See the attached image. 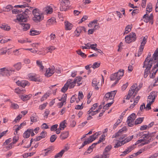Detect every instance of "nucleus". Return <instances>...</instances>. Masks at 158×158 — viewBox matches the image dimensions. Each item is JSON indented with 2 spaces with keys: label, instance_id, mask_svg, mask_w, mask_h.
<instances>
[{
  "label": "nucleus",
  "instance_id": "obj_1",
  "mask_svg": "<svg viewBox=\"0 0 158 158\" xmlns=\"http://www.w3.org/2000/svg\"><path fill=\"white\" fill-rule=\"evenodd\" d=\"M32 13L34 15L33 20L36 22H40L43 19L44 17L42 13L37 8H35L32 10Z\"/></svg>",
  "mask_w": 158,
  "mask_h": 158
},
{
  "label": "nucleus",
  "instance_id": "obj_2",
  "mask_svg": "<svg viewBox=\"0 0 158 158\" xmlns=\"http://www.w3.org/2000/svg\"><path fill=\"white\" fill-rule=\"evenodd\" d=\"M60 1V10L61 11H66L69 9L70 3L69 0H59Z\"/></svg>",
  "mask_w": 158,
  "mask_h": 158
},
{
  "label": "nucleus",
  "instance_id": "obj_3",
  "mask_svg": "<svg viewBox=\"0 0 158 158\" xmlns=\"http://www.w3.org/2000/svg\"><path fill=\"white\" fill-rule=\"evenodd\" d=\"M151 133H148L145 134H143V139H140L142 142H145L144 143H142L140 145L143 146L144 145L148 144L152 141L151 138L149 139V137L152 136Z\"/></svg>",
  "mask_w": 158,
  "mask_h": 158
},
{
  "label": "nucleus",
  "instance_id": "obj_4",
  "mask_svg": "<svg viewBox=\"0 0 158 158\" xmlns=\"http://www.w3.org/2000/svg\"><path fill=\"white\" fill-rule=\"evenodd\" d=\"M28 16L27 13H22V14H19L17 16V19L20 23L27 22Z\"/></svg>",
  "mask_w": 158,
  "mask_h": 158
},
{
  "label": "nucleus",
  "instance_id": "obj_5",
  "mask_svg": "<svg viewBox=\"0 0 158 158\" xmlns=\"http://www.w3.org/2000/svg\"><path fill=\"white\" fill-rule=\"evenodd\" d=\"M154 62H155L156 61L154 60L152 58H151L150 60L145 59L143 63V68L150 70Z\"/></svg>",
  "mask_w": 158,
  "mask_h": 158
},
{
  "label": "nucleus",
  "instance_id": "obj_6",
  "mask_svg": "<svg viewBox=\"0 0 158 158\" xmlns=\"http://www.w3.org/2000/svg\"><path fill=\"white\" fill-rule=\"evenodd\" d=\"M136 35L135 33L132 32L125 37V41L127 43H130L132 41H135L136 39Z\"/></svg>",
  "mask_w": 158,
  "mask_h": 158
},
{
  "label": "nucleus",
  "instance_id": "obj_7",
  "mask_svg": "<svg viewBox=\"0 0 158 158\" xmlns=\"http://www.w3.org/2000/svg\"><path fill=\"white\" fill-rule=\"evenodd\" d=\"M98 135V133L96 132L94 135L90 136L87 139V140L84 142L82 145L84 146L85 145L92 142L97 138Z\"/></svg>",
  "mask_w": 158,
  "mask_h": 158
},
{
  "label": "nucleus",
  "instance_id": "obj_8",
  "mask_svg": "<svg viewBox=\"0 0 158 158\" xmlns=\"http://www.w3.org/2000/svg\"><path fill=\"white\" fill-rule=\"evenodd\" d=\"M116 92V90L111 91L110 92H108L106 94L104 98L106 99V101H108L109 99L114 100L113 99L114 98Z\"/></svg>",
  "mask_w": 158,
  "mask_h": 158
},
{
  "label": "nucleus",
  "instance_id": "obj_9",
  "mask_svg": "<svg viewBox=\"0 0 158 158\" xmlns=\"http://www.w3.org/2000/svg\"><path fill=\"white\" fill-rule=\"evenodd\" d=\"M14 71V70L12 69H7L3 68L0 69V74L2 76H10L11 72Z\"/></svg>",
  "mask_w": 158,
  "mask_h": 158
},
{
  "label": "nucleus",
  "instance_id": "obj_10",
  "mask_svg": "<svg viewBox=\"0 0 158 158\" xmlns=\"http://www.w3.org/2000/svg\"><path fill=\"white\" fill-rule=\"evenodd\" d=\"M157 92L156 91H152L148 97V99L152 100V101L149 100V102L152 103L155 100L156 97L157 96Z\"/></svg>",
  "mask_w": 158,
  "mask_h": 158
},
{
  "label": "nucleus",
  "instance_id": "obj_11",
  "mask_svg": "<svg viewBox=\"0 0 158 158\" xmlns=\"http://www.w3.org/2000/svg\"><path fill=\"white\" fill-rule=\"evenodd\" d=\"M55 72V67L52 66L47 70L45 74V76L48 77L51 76Z\"/></svg>",
  "mask_w": 158,
  "mask_h": 158
},
{
  "label": "nucleus",
  "instance_id": "obj_12",
  "mask_svg": "<svg viewBox=\"0 0 158 158\" xmlns=\"http://www.w3.org/2000/svg\"><path fill=\"white\" fill-rule=\"evenodd\" d=\"M29 79L31 81H34L35 82H40L41 81L40 79L37 77V76L34 74L30 73L28 74Z\"/></svg>",
  "mask_w": 158,
  "mask_h": 158
},
{
  "label": "nucleus",
  "instance_id": "obj_13",
  "mask_svg": "<svg viewBox=\"0 0 158 158\" xmlns=\"http://www.w3.org/2000/svg\"><path fill=\"white\" fill-rule=\"evenodd\" d=\"M16 84L18 86H21L23 87H24L28 85H29V83L27 81H18L16 82Z\"/></svg>",
  "mask_w": 158,
  "mask_h": 158
},
{
  "label": "nucleus",
  "instance_id": "obj_14",
  "mask_svg": "<svg viewBox=\"0 0 158 158\" xmlns=\"http://www.w3.org/2000/svg\"><path fill=\"white\" fill-rule=\"evenodd\" d=\"M99 81H98L97 79L95 78L94 79L92 82V85L93 87H94L95 89L96 90L99 89L98 85H99Z\"/></svg>",
  "mask_w": 158,
  "mask_h": 158
},
{
  "label": "nucleus",
  "instance_id": "obj_15",
  "mask_svg": "<svg viewBox=\"0 0 158 158\" xmlns=\"http://www.w3.org/2000/svg\"><path fill=\"white\" fill-rule=\"evenodd\" d=\"M126 128L123 127L121 129H120L114 135H113L112 138H114L118 137L121 135L123 132L126 131Z\"/></svg>",
  "mask_w": 158,
  "mask_h": 158
},
{
  "label": "nucleus",
  "instance_id": "obj_16",
  "mask_svg": "<svg viewBox=\"0 0 158 158\" xmlns=\"http://www.w3.org/2000/svg\"><path fill=\"white\" fill-rule=\"evenodd\" d=\"M135 148L134 145H133L131 146L128 147L123 152V154H122L121 155H125L127 154L129 152H131V150H133Z\"/></svg>",
  "mask_w": 158,
  "mask_h": 158
},
{
  "label": "nucleus",
  "instance_id": "obj_17",
  "mask_svg": "<svg viewBox=\"0 0 158 158\" xmlns=\"http://www.w3.org/2000/svg\"><path fill=\"white\" fill-rule=\"evenodd\" d=\"M70 80H67L66 83L64 84V86L61 89V92L64 93H65L68 89L69 87V84H70L69 82Z\"/></svg>",
  "mask_w": 158,
  "mask_h": 158
},
{
  "label": "nucleus",
  "instance_id": "obj_18",
  "mask_svg": "<svg viewBox=\"0 0 158 158\" xmlns=\"http://www.w3.org/2000/svg\"><path fill=\"white\" fill-rule=\"evenodd\" d=\"M133 118L130 116H129L127 118V123L129 126L132 127L134 125V121L133 120Z\"/></svg>",
  "mask_w": 158,
  "mask_h": 158
},
{
  "label": "nucleus",
  "instance_id": "obj_19",
  "mask_svg": "<svg viewBox=\"0 0 158 158\" xmlns=\"http://www.w3.org/2000/svg\"><path fill=\"white\" fill-rule=\"evenodd\" d=\"M20 24L22 25L23 29L24 31L28 30L30 27V25L29 23H20Z\"/></svg>",
  "mask_w": 158,
  "mask_h": 158
},
{
  "label": "nucleus",
  "instance_id": "obj_20",
  "mask_svg": "<svg viewBox=\"0 0 158 158\" xmlns=\"http://www.w3.org/2000/svg\"><path fill=\"white\" fill-rule=\"evenodd\" d=\"M118 141V142L114 146V148H118L126 143V142H124L125 141L122 140L121 141L120 140Z\"/></svg>",
  "mask_w": 158,
  "mask_h": 158
},
{
  "label": "nucleus",
  "instance_id": "obj_21",
  "mask_svg": "<svg viewBox=\"0 0 158 158\" xmlns=\"http://www.w3.org/2000/svg\"><path fill=\"white\" fill-rule=\"evenodd\" d=\"M65 29L66 30H71L73 27L72 24L69 22L68 21H65L64 23Z\"/></svg>",
  "mask_w": 158,
  "mask_h": 158
},
{
  "label": "nucleus",
  "instance_id": "obj_22",
  "mask_svg": "<svg viewBox=\"0 0 158 158\" xmlns=\"http://www.w3.org/2000/svg\"><path fill=\"white\" fill-rule=\"evenodd\" d=\"M69 135L68 131H64L61 133V135L60 136V138L62 139H64L67 138Z\"/></svg>",
  "mask_w": 158,
  "mask_h": 158
},
{
  "label": "nucleus",
  "instance_id": "obj_23",
  "mask_svg": "<svg viewBox=\"0 0 158 158\" xmlns=\"http://www.w3.org/2000/svg\"><path fill=\"white\" fill-rule=\"evenodd\" d=\"M31 95H22L20 96L19 97L23 101H26L29 100L31 97Z\"/></svg>",
  "mask_w": 158,
  "mask_h": 158
},
{
  "label": "nucleus",
  "instance_id": "obj_24",
  "mask_svg": "<svg viewBox=\"0 0 158 158\" xmlns=\"http://www.w3.org/2000/svg\"><path fill=\"white\" fill-rule=\"evenodd\" d=\"M70 80V84H69V87L70 89H71L73 88L74 86H75L76 83L77 82V80H74L72 81V80L71 79H69L68 80Z\"/></svg>",
  "mask_w": 158,
  "mask_h": 158
},
{
  "label": "nucleus",
  "instance_id": "obj_25",
  "mask_svg": "<svg viewBox=\"0 0 158 158\" xmlns=\"http://www.w3.org/2000/svg\"><path fill=\"white\" fill-rule=\"evenodd\" d=\"M0 28L2 30L8 31L10 29L9 26L6 25L5 24L0 25Z\"/></svg>",
  "mask_w": 158,
  "mask_h": 158
},
{
  "label": "nucleus",
  "instance_id": "obj_26",
  "mask_svg": "<svg viewBox=\"0 0 158 158\" xmlns=\"http://www.w3.org/2000/svg\"><path fill=\"white\" fill-rule=\"evenodd\" d=\"M124 70L123 69H120L118 71V72L116 73L117 74V76L118 77V78H120L121 77H122L124 75Z\"/></svg>",
  "mask_w": 158,
  "mask_h": 158
},
{
  "label": "nucleus",
  "instance_id": "obj_27",
  "mask_svg": "<svg viewBox=\"0 0 158 158\" xmlns=\"http://www.w3.org/2000/svg\"><path fill=\"white\" fill-rule=\"evenodd\" d=\"M30 35L32 36L37 35L39 34L40 33V31L31 29L30 32Z\"/></svg>",
  "mask_w": 158,
  "mask_h": 158
},
{
  "label": "nucleus",
  "instance_id": "obj_28",
  "mask_svg": "<svg viewBox=\"0 0 158 158\" xmlns=\"http://www.w3.org/2000/svg\"><path fill=\"white\" fill-rule=\"evenodd\" d=\"M18 42L21 44H24L27 42L31 43V40H28L27 38L22 39L18 40Z\"/></svg>",
  "mask_w": 158,
  "mask_h": 158
},
{
  "label": "nucleus",
  "instance_id": "obj_29",
  "mask_svg": "<svg viewBox=\"0 0 158 158\" xmlns=\"http://www.w3.org/2000/svg\"><path fill=\"white\" fill-rule=\"evenodd\" d=\"M158 71L157 69H156L155 70H153V71H152L151 70V72L150 73L149 75V77L151 78H154L155 77L156 73L157 71Z\"/></svg>",
  "mask_w": 158,
  "mask_h": 158
},
{
  "label": "nucleus",
  "instance_id": "obj_30",
  "mask_svg": "<svg viewBox=\"0 0 158 158\" xmlns=\"http://www.w3.org/2000/svg\"><path fill=\"white\" fill-rule=\"evenodd\" d=\"M152 4L151 3H149L147 5L146 8L147 11L146 13H147V12H148L149 13L152 10Z\"/></svg>",
  "mask_w": 158,
  "mask_h": 158
},
{
  "label": "nucleus",
  "instance_id": "obj_31",
  "mask_svg": "<svg viewBox=\"0 0 158 158\" xmlns=\"http://www.w3.org/2000/svg\"><path fill=\"white\" fill-rule=\"evenodd\" d=\"M66 123V120H64L60 124L59 126L60 129L61 130H63L65 127H66L65 124Z\"/></svg>",
  "mask_w": 158,
  "mask_h": 158
},
{
  "label": "nucleus",
  "instance_id": "obj_32",
  "mask_svg": "<svg viewBox=\"0 0 158 158\" xmlns=\"http://www.w3.org/2000/svg\"><path fill=\"white\" fill-rule=\"evenodd\" d=\"M147 36H146L143 37L142 41L141 43V45L140 46L144 48L145 45L147 42Z\"/></svg>",
  "mask_w": 158,
  "mask_h": 158
},
{
  "label": "nucleus",
  "instance_id": "obj_33",
  "mask_svg": "<svg viewBox=\"0 0 158 158\" xmlns=\"http://www.w3.org/2000/svg\"><path fill=\"white\" fill-rule=\"evenodd\" d=\"M64 152V150H62L60 152L57 153L55 156L54 158H59L61 157Z\"/></svg>",
  "mask_w": 158,
  "mask_h": 158
},
{
  "label": "nucleus",
  "instance_id": "obj_34",
  "mask_svg": "<svg viewBox=\"0 0 158 158\" xmlns=\"http://www.w3.org/2000/svg\"><path fill=\"white\" fill-rule=\"evenodd\" d=\"M144 48L140 46L138 53H135V56H139L142 54V52L143 51Z\"/></svg>",
  "mask_w": 158,
  "mask_h": 158
},
{
  "label": "nucleus",
  "instance_id": "obj_35",
  "mask_svg": "<svg viewBox=\"0 0 158 158\" xmlns=\"http://www.w3.org/2000/svg\"><path fill=\"white\" fill-rule=\"evenodd\" d=\"M56 23V19L54 17L48 20L47 23L48 24H53Z\"/></svg>",
  "mask_w": 158,
  "mask_h": 158
},
{
  "label": "nucleus",
  "instance_id": "obj_36",
  "mask_svg": "<svg viewBox=\"0 0 158 158\" xmlns=\"http://www.w3.org/2000/svg\"><path fill=\"white\" fill-rule=\"evenodd\" d=\"M152 58L155 61H156L158 59V51L155 50Z\"/></svg>",
  "mask_w": 158,
  "mask_h": 158
},
{
  "label": "nucleus",
  "instance_id": "obj_37",
  "mask_svg": "<svg viewBox=\"0 0 158 158\" xmlns=\"http://www.w3.org/2000/svg\"><path fill=\"white\" fill-rule=\"evenodd\" d=\"M143 120V118H137L135 122V124L137 125L141 123Z\"/></svg>",
  "mask_w": 158,
  "mask_h": 158
},
{
  "label": "nucleus",
  "instance_id": "obj_38",
  "mask_svg": "<svg viewBox=\"0 0 158 158\" xmlns=\"http://www.w3.org/2000/svg\"><path fill=\"white\" fill-rule=\"evenodd\" d=\"M14 67L17 70H19L21 68L22 64L20 62H19L15 64L14 65Z\"/></svg>",
  "mask_w": 158,
  "mask_h": 158
},
{
  "label": "nucleus",
  "instance_id": "obj_39",
  "mask_svg": "<svg viewBox=\"0 0 158 158\" xmlns=\"http://www.w3.org/2000/svg\"><path fill=\"white\" fill-rule=\"evenodd\" d=\"M77 52L79 55L81 56L83 58H85L86 57V55L84 53L82 52L81 50L77 51Z\"/></svg>",
  "mask_w": 158,
  "mask_h": 158
},
{
  "label": "nucleus",
  "instance_id": "obj_40",
  "mask_svg": "<svg viewBox=\"0 0 158 158\" xmlns=\"http://www.w3.org/2000/svg\"><path fill=\"white\" fill-rule=\"evenodd\" d=\"M131 26L130 25H127L125 29V33L127 34L128 32H130L131 30Z\"/></svg>",
  "mask_w": 158,
  "mask_h": 158
},
{
  "label": "nucleus",
  "instance_id": "obj_41",
  "mask_svg": "<svg viewBox=\"0 0 158 158\" xmlns=\"http://www.w3.org/2000/svg\"><path fill=\"white\" fill-rule=\"evenodd\" d=\"M56 49V48L53 46H49L47 48L48 52H50L51 53H52V52Z\"/></svg>",
  "mask_w": 158,
  "mask_h": 158
},
{
  "label": "nucleus",
  "instance_id": "obj_42",
  "mask_svg": "<svg viewBox=\"0 0 158 158\" xmlns=\"http://www.w3.org/2000/svg\"><path fill=\"white\" fill-rule=\"evenodd\" d=\"M100 63L98 62H96L94 63L93 65H91V67L92 68L94 69H95L98 68L100 66Z\"/></svg>",
  "mask_w": 158,
  "mask_h": 158
},
{
  "label": "nucleus",
  "instance_id": "obj_43",
  "mask_svg": "<svg viewBox=\"0 0 158 158\" xmlns=\"http://www.w3.org/2000/svg\"><path fill=\"white\" fill-rule=\"evenodd\" d=\"M36 64L41 69L43 70L44 68V66L43 65L42 61L39 60L36 61Z\"/></svg>",
  "mask_w": 158,
  "mask_h": 158
},
{
  "label": "nucleus",
  "instance_id": "obj_44",
  "mask_svg": "<svg viewBox=\"0 0 158 158\" xmlns=\"http://www.w3.org/2000/svg\"><path fill=\"white\" fill-rule=\"evenodd\" d=\"M13 144V143H11L8 146L3 147V148L6 151L12 148Z\"/></svg>",
  "mask_w": 158,
  "mask_h": 158
},
{
  "label": "nucleus",
  "instance_id": "obj_45",
  "mask_svg": "<svg viewBox=\"0 0 158 158\" xmlns=\"http://www.w3.org/2000/svg\"><path fill=\"white\" fill-rule=\"evenodd\" d=\"M117 73H116L112 74L110 77V79L111 80L113 81L115 79H118V77L117 76Z\"/></svg>",
  "mask_w": 158,
  "mask_h": 158
},
{
  "label": "nucleus",
  "instance_id": "obj_46",
  "mask_svg": "<svg viewBox=\"0 0 158 158\" xmlns=\"http://www.w3.org/2000/svg\"><path fill=\"white\" fill-rule=\"evenodd\" d=\"M114 100H112L111 102L108 103L103 107V109H107L111 105L114 103Z\"/></svg>",
  "mask_w": 158,
  "mask_h": 158
},
{
  "label": "nucleus",
  "instance_id": "obj_47",
  "mask_svg": "<svg viewBox=\"0 0 158 158\" xmlns=\"http://www.w3.org/2000/svg\"><path fill=\"white\" fill-rule=\"evenodd\" d=\"M10 107L14 109H17L19 108V106L17 104L11 102Z\"/></svg>",
  "mask_w": 158,
  "mask_h": 158
},
{
  "label": "nucleus",
  "instance_id": "obj_48",
  "mask_svg": "<svg viewBox=\"0 0 158 158\" xmlns=\"http://www.w3.org/2000/svg\"><path fill=\"white\" fill-rule=\"evenodd\" d=\"M109 155L110 154L108 152L104 151L101 158H108L109 157Z\"/></svg>",
  "mask_w": 158,
  "mask_h": 158
},
{
  "label": "nucleus",
  "instance_id": "obj_49",
  "mask_svg": "<svg viewBox=\"0 0 158 158\" xmlns=\"http://www.w3.org/2000/svg\"><path fill=\"white\" fill-rule=\"evenodd\" d=\"M30 136V133L29 131H28V129L25 131L23 134V136L25 138H27Z\"/></svg>",
  "mask_w": 158,
  "mask_h": 158
},
{
  "label": "nucleus",
  "instance_id": "obj_50",
  "mask_svg": "<svg viewBox=\"0 0 158 158\" xmlns=\"http://www.w3.org/2000/svg\"><path fill=\"white\" fill-rule=\"evenodd\" d=\"M13 6H12L11 5H9L7 6L6 8L4 9V11H9L11 10H12L13 8Z\"/></svg>",
  "mask_w": 158,
  "mask_h": 158
},
{
  "label": "nucleus",
  "instance_id": "obj_51",
  "mask_svg": "<svg viewBox=\"0 0 158 158\" xmlns=\"http://www.w3.org/2000/svg\"><path fill=\"white\" fill-rule=\"evenodd\" d=\"M57 136L56 135H51L50 138V141L52 143L54 142L56 139Z\"/></svg>",
  "mask_w": 158,
  "mask_h": 158
},
{
  "label": "nucleus",
  "instance_id": "obj_52",
  "mask_svg": "<svg viewBox=\"0 0 158 158\" xmlns=\"http://www.w3.org/2000/svg\"><path fill=\"white\" fill-rule=\"evenodd\" d=\"M26 123L23 122V123H21L19 126L18 125V127L15 129V131L16 132V134H17L18 133V131H19L20 129L21 128V127H22V126H25L26 125Z\"/></svg>",
  "mask_w": 158,
  "mask_h": 158
},
{
  "label": "nucleus",
  "instance_id": "obj_53",
  "mask_svg": "<svg viewBox=\"0 0 158 158\" xmlns=\"http://www.w3.org/2000/svg\"><path fill=\"white\" fill-rule=\"evenodd\" d=\"M150 70L145 69L144 73V78H146L147 77L149 73H150L151 72Z\"/></svg>",
  "mask_w": 158,
  "mask_h": 158
},
{
  "label": "nucleus",
  "instance_id": "obj_54",
  "mask_svg": "<svg viewBox=\"0 0 158 158\" xmlns=\"http://www.w3.org/2000/svg\"><path fill=\"white\" fill-rule=\"evenodd\" d=\"M93 151V149L90 146L88 148L87 150L85 151L84 153V155H87L89 154L90 153Z\"/></svg>",
  "mask_w": 158,
  "mask_h": 158
},
{
  "label": "nucleus",
  "instance_id": "obj_55",
  "mask_svg": "<svg viewBox=\"0 0 158 158\" xmlns=\"http://www.w3.org/2000/svg\"><path fill=\"white\" fill-rule=\"evenodd\" d=\"M93 110H91V111H90V110H89L88 112H89V114H91V115L93 116L94 115L98 113L99 111V110H97L95 111H93Z\"/></svg>",
  "mask_w": 158,
  "mask_h": 158
},
{
  "label": "nucleus",
  "instance_id": "obj_56",
  "mask_svg": "<svg viewBox=\"0 0 158 158\" xmlns=\"http://www.w3.org/2000/svg\"><path fill=\"white\" fill-rule=\"evenodd\" d=\"M153 15L152 14H151L149 16H148V17H147V19H146L145 20V22L147 23L149 22V21L152 20L153 19Z\"/></svg>",
  "mask_w": 158,
  "mask_h": 158
},
{
  "label": "nucleus",
  "instance_id": "obj_57",
  "mask_svg": "<svg viewBox=\"0 0 158 158\" xmlns=\"http://www.w3.org/2000/svg\"><path fill=\"white\" fill-rule=\"evenodd\" d=\"M23 11V10L22 9L18 10L16 9H13L12 10V12L13 14H19V13H20L21 12Z\"/></svg>",
  "mask_w": 158,
  "mask_h": 158
},
{
  "label": "nucleus",
  "instance_id": "obj_58",
  "mask_svg": "<svg viewBox=\"0 0 158 158\" xmlns=\"http://www.w3.org/2000/svg\"><path fill=\"white\" fill-rule=\"evenodd\" d=\"M112 148V146L111 145H109L106 146L104 150V151L108 152Z\"/></svg>",
  "mask_w": 158,
  "mask_h": 158
},
{
  "label": "nucleus",
  "instance_id": "obj_59",
  "mask_svg": "<svg viewBox=\"0 0 158 158\" xmlns=\"http://www.w3.org/2000/svg\"><path fill=\"white\" fill-rule=\"evenodd\" d=\"M144 150V149H143V148H142L140 149L137 152L134 154L135 157H136L137 156L141 153Z\"/></svg>",
  "mask_w": 158,
  "mask_h": 158
},
{
  "label": "nucleus",
  "instance_id": "obj_60",
  "mask_svg": "<svg viewBox=\"0 0 158 158\" xmlns=\"http://www.w3.org/2000/svg\"><path fill=\"white\" fill-rule=\"evenodd\" d=\"M133 135H131L130 136L127 137L125 139L123 140V141H125L124 142H125L126 143H127L130 141L133 138Z\"/></svg>",
  "mask_w": 158,
  "mask_h": 158
},
{
  "label": "nucleus",
  "instance_id": "obj_61",
  "mask_svg": "<svg viewBox=\"0 0 158 158\" xmlns=\"http://www.w3.org/2000/svg\"><path fill=\"white\" fill-rule=\"evenodd\" d=\"M105 135L102 134L99 138V139L98 142V143H100L105 139Z\"/></svg>",
  "mask_w": 158,
  "mask_h": 158
},
{
  "label": "nucleus",
  "instance_id": "obj_62",
  "mask_svg": "<svg viewBox=\"0 0 158 158\" xmlns=\"http://www.w3.org/2000/svg\"><path fill=\"white\" fill-rule=\"evenodd\" d=\"M48 103L47 102L44 103L42 105H40L39 107V109L41 110H43L44 109L45 107L46 106Z\"/></svg>",
  "mask_w": 158,
  "mask_h": 158
},
{
  "label": "nucleus",
  "instance_id": "obj_63",
  "mask_svg": "<svg viewBox=\"0 0 158 158\" xmlns=\"http://www.w3.org/2000/svg\"><path fill=\"white\" fill-rule=\"evenodd\" d=\"M121 122V120L120 119H118L117 122L114 124L113 126V129H115L116 127L118 126L119 123Z\"/></svg>",
  "mask_w": 158,
  "mask_h": 158
},
{
  "label": "nucleus",
  "instance_id": "obj_64",
  "mask_svg": "<svg viewBox=\"0 0 158 158\" xmlns=\"http://www.w3.org/2000/svg\"><path fill=\"white\" fill-rule=\"evenodd\" d=\"M84 97L83 95L82 91H79L78 95V98L79 101H80L81 99H82Z\"/></svg>",
  "mask_w": 158,
  "mask_h": 158
}]
</instances>
